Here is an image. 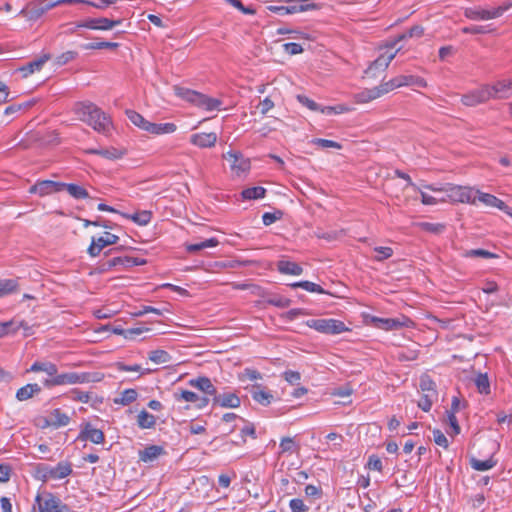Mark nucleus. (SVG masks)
Here are the masks:
<instances>
[{
  "mask_svg": "<svg viewBox=\"0 0 512 512\" xmlns=\"http://www.w3.org/2000/svg\"><path fill=\"white\" fill-rule=\"evenodd\" d=\"M277 269L280 273L288 275L298 276L303 273V268L299 264L288 260L278 261Z\"/></svg>",
  "mask_w": 512,
  "mask_h": 512,
  "instance_id": "obj_25",
  "label": "nucleus"
},
{
  "mask_svg": "<svg viewBox=\"0 0 512 512\" xmlns=\"http://www.w3.org/2000/svg\"><path fill=\"white\" fill-rule=\"evenodd\" d=\"M417 226L422 230L432 234H440L445 229V225L441 223L420 222L417 224Z\"/></svg>",
  "mask_w": 512,
  "mask_h": 512,
  "instance_id": "obj_47",
  "label": "nucleus"
},
{
  "mask_svg": "<svg viewBox=\"0 0 512 512\" xmlns=\"http://www.w3.org/2000/svg\"><path fill=\"white\" fill-rule=\"evenodd\" d=\"M433 438H434V442L443 447V448H448L449 446V443H448V440L446 438V436L438 429H435L433 431Z\"/></svg>",
  "mask_w": 512,
  "mask_h": 512,
  "instance_id": "obj_63",
  "label": "nucleus"
},
{
  "mask_svg": "<svg viewBox=\"0 0 512 512\" xmlns=\"http://www.w3.org/2000/svg\"><path fill=\"white\" fill-rule=\"evenodd\" d=\"M218 244H219V241L216 238H210V239L201 241L199 243L189 244L186 246V249L190 253H195V252H198L205 248L215 247Z\"/></svg>",
  "mask_w": 512,
  "mask_h": 512,
  "instance_id": "obj_41",
  "label": "nucleus"
},
{
  "mask_svg": "<svg viewBox=\"0 0 512 512\" xmlns=\"http://www.w3.org/2000/svg\"><path fill=\"white\" fill-rule=\"evenodd\" d=\"M78 53L76 51H66L59 55L55 62L58 66L65 65L70 61L74 60L77 57Z\"/></svg>",
  "mask_w": 512,
  "mask_h": 512,
  "instance_id": "obj_54",
  "label": "nucleus"
},
{
  "mask_svg": "<svg viewBox=\"0 0 512 512\" xmlns=\"http://www.w3.org/2000/svg\"><path fill=\"white\" fill-rule=\"evenodd\" d=\"M46 11L44 10L41 1L32 2L23 8L19 15L26 17L28 20H37L40 18Z\"/></svg>",
  "mask_w": 512,
  "mask_h": 512,
  "instance_id": "obj_22",
  "label": "nucleus"
},
{
  "mask_svg": "<svg viewBox=\"0 0 512 512\" xmlns=\"http://www.w3.org/2000/svg\"><path fill=\"white\" fill-rule=\"evenodd\" d=\"M50 420L52 421V427L59 428L68 425L70 418L57 408L50 413Z\"/></svg>",
  "mask_w": 512,
  "mask_h": 512,
  "instance_id": "obj_36",
  "label": "nucleus"
},
{
  "mask_svg": "<svg viewBox=\"0 0 512 512\" xmlns=\"http://www.w3.org/2000/svg\"><path fill=\"white\" fill-rule=\"evenodd\" d=\"M437 398V396L434 395H424L421 397V399L418 402L419 408H421L423 411L428 412L431 409L433 401Z\"/></svg>",
  "mask_w": 512,
  "mask_h": 512,
  "instance_id": "obj_59",
  "label": "nucleus"
},
{
  "mask_svg": "<svg viewBox=\"0 0 512 512\" xmlns=\"http://www.w3.org/2000/svg\"><path fill=\"white\" fill-rule=\"evenodd\" d=\"M291 286L293 288L301 287L309 292H316V293H320V294L325 293L324 289L320 285L310 282V281L296 282V283H293Z\"/></svg>",
  "mask_w": 512,
  "mask_h": 512,
  "instance_id": "obj_48",
  "label": "nucleus"
},
{
  "mask_svg": "<svg viewBox=\"0 0 512 512\" xmlns=\"http://www.w3.org/2000/svg\"><path fill=\"white\" fill-rule=\"evenodd\" d=\"M372 321L375 323V326L379 329H383L386 331L397 330L404 326H408L406 322H409L408 319L406 321H400L399 319L394 318H378L374 317Z\"/></svg>",
  "mask_w": 512,
  "mask_h": 512,
  "instance_id": "obj_19",
  "label": "nucleus"
},
{
  "mask_svg": "<svg viewBox=\"0 0 512 512\" xmlns=\"http://www.w3.org/2000/svg\"><path fill=\"white\" fill-rule=\"evenodd\" d=\"M73 112L79 120L85 122L97 132L106 133L111 126L110 118L101 108L92 102L84 101L75 103Z\"/></svg>",
  "mask_w": 512,
  "mask_h": 512,
  "instance_id": "obj_1",
  "label": "nucleus"
},
{
  "mask_svg": "<svg viewBox=\"0 0 512 512\" xmlns=\"http://www.w3.org/2000/svg\"><path fill=\"white\" fill-rule=\"evenodd\" d=\"M490 99V94L485 86H482L481 88L474 90L468 94H465L461 98V102L465 106H476L480 103H484Z\"/></svg>",
  "mask_w": 512,
  "mask_h": 512,
  "instance_id": "obj_11",
  "label": "nucleus"
},
{
  "mask_svg": "<svg viewBox=\"0 0 512 512\" xmlns=\"http://www.w3.org/2000/svg\"><path fill=\"white\" fill-rule=\"evenodd\" d=\"M289 507L292 512H307L308 507L305 505L304 501L300 498L291 499L289 502Z\"/></svg>",
  "mask_w": 512,
  "mask_h": 512,
  "instance_id": "obj_58",
  "label": "nucleus"
},
{
  "mask_svg": "<svg viewBox=\"0 0 512 512\" xmlns=\"http://www.w3.org/2000/svg\"><path fill=\"white\" fill-rule=\"evenodd\" d=\"M79 438L89 440L94 444H101L105 440L104 433L100 429L94 428L90 423H86L82 428Z\"/></svg>",
  "mask_w": 512,
  "mask_h": 512,
  "instance_id": "obj_16",
  "label": "nucleus"
},
{
  "mask_svg": "<svg viewBox=\"0 0 512 512\" xmlns=\"http://www.w3.org/2000/svg\"><path fill=\"white\" fill-rule=\"evenodd\" d=\"M18 283L14 279H0V298L15 292Z\"/></svg>",
  "mask_w": 512,
  "mask_h": 512,
  "instance_id": "obj_43",
  "label": "nucleus"
},
{
  "mask_svg": "<svg viewBox=\"0 0 512 512\" xmlns=\"http://www.w3.org/2000/svg\"><path fill=\"white\" fill-rule=\"evenodd\" d=\"M374 251L377 253L375 256L376 261H383L390 258L393 255V250L390 247H375Z\"/></svg>",
  "mask_w": 512,
  "mask_h": 512,
  "instance_id": "obj_55",
  "label": "nucleus"
},
{
  "mask_svg": "<svg viewBox=\"0 0 512 512\" xmlns=\"http://www.w3.org/2000/svg\"><path fill=\"white\" fill-rule=\"evenodd\" d=\"M498 11H494L493 8L487 9L482 6H472V7H466L464 8V16L467 19L473 20V21H487L491 19H496Z\"/></svg>",
  "mask_w": 512,
  "mask_h": 512,
  "instance_id": "obj_8",
  "label": "nucleus"
},
{
  "mask_svg": "<svg viewBox=\"0 0 512 512\" xmlns=\"http://www.w3.org/2000/svg\"><path fill=\"white\" fill-rule=\"evenodd\" d=\"M147 132L154 135L171 134L177 130L174 123H149Z\"/></svg>",
  "mask_w": 512,
  "mask_h": 512,
  "instance_id": "obj_27",
  "label": "nucleus"
},
{
  "mask_svg": "<svg viewBox=\"0 0 512 512\" xmlns=\"http://www.w3.org/2000/svg\"><path fill=\"white\" fill-rule=\"evenodd\" d=\"M121 215L127 219L132 220L133 222H135L141 226L147 225L151 221V218H152V213L148 210L136 212L132 215L126 214V213H121Z\"/></svg>",
  "mask_w": 512,
  "mask_h": 512,
  "instance_id": "obj_32",
  "label": "nucleus"
},
{
  "mask_svg": "<svg viewBox=\"0 0 512 512\" xmlns=\"http://www.w3.org/2000/svg\"><path fill=\"white\" fill-rule=\"evenodd\" d=\"M100 381V378L97 374L91 373H76V372H68L62 374H56L52 379H46L44 381V385L46 387L52 386H60V385H73V384H82L89 382H97Z\"/></svg>",
  "mask_w": 512,
  "mask_h": 512,
  "instance_id": "obj_3",
  "label": "nucleus"
},
{
  "mask_svg": "<svg viewBox=\"0 0 512 512\" xmlns=\"http://www.w3.org/2000/svg\"><path fill=\"white\" fill-rule=\"evenodd\" d=\"M126 115L135 126L147 132L150 121L134 110H127Z\"/></svg>",
  "mask_w": 512,
  "mask_h": 512,
  "instance_id": "obj_38",
  "label": "nucleus"
},
{
  "mask_svg": "<svg viewBox=\"0 0 512 512\" xmlns=\"http://www.w3.org/2000/svg\"><path fill=\"white\" fill-rule=\"evenodd\" d=\"M497 461L490 457L487 460H479L475 457L470 459V465L474 470L487 471L492 469L496 465Z\"/></svg>",
  "mask_w": 512,
  "mask_h": 512,
  "instance_id": "obj_37",
  "label": "nucleus"
},
{
  "mask_svg": "<svg viewBox=\"0 0 512 512\" xmlns=\"http://www.w3.org/2000/svg\"><path fill=\"white\" fill-rule=\"evenodd\" d=\"M399 87L400 85L397 77L392 78L387 82H382L379 86H377L381 96Z\"/></svg>",
  "mask_w": 512,
  "mask_h": 512,
  "instance_id": "obj_49",
  "label": "nucleus"
},
{
  "mask_svg": "<svg viewBox=\"0 0 512 512\" xmlns=\"http://www.w3.org/2000/svg\"><path fill=\"white\" fill-rule=\"evenodd\" d=\"M41 392V386L37 383L27 384L16 392V398L19 401H26Z\"/></svg>",
  "mask_w": 512,
  "mask_h": 512,
  "instance_id": "obj_26",
  "label": "nucleus"
},
{
  "mask_svg": "<svg viewBox=\"0 0 512 512\" xmlns=\"http://www.w3.org/2000/svg\"><path fill=\"white\" fill-rule=\"evenodd\" d=\"M72 473V465L69 462L62 461L56 467L48 469V475L51 479H63Z\"/></svg>",
  "mask_w": 512,
  "mask_h": 512,
  "instance_id": "obj_24",
  "label": "nucleus"
},
{
  "mask_svg": "<svg viewBox=\"0 0 512 512\" xmlns=\"http://www.w3.org/2000/svg\"><path fill=\"white\" fill-rule=\"evenodd\" d=\"M88 153L100 155L109 160H117L123 157L125 154L124 150L117 149L115 147L104 148V149H90Z\"/></svg>",
  "mask_w": 512,
  "mask_h": 512,
  "instance_id": "obj_28",
  "label": "nucleus"
},
{
  "mask_svg": "<svg viewBox=\"0 0 512 512\" xmlns=\"http://www.w3.org/2000/svg\"><path fill=\"white\" fill-rule=\"evenodd\" d=\"M424 34V28L422 26L416 25L410 28L406 33L400 35L398 40H403L406 38H419Z\"/></svg>",
  "mask_w": 512,
  "mask_h": 512,
  "instance_id": "obj_53",
  "label": "nucleus"
},
{
  "mask_svg": "<svg viewBox=\"0 0 512 512\" xmlns=\"http://www.w3.org/2000/svg\"><path fill=\"white\" fill-rule=\"evenodd\" d=\"M306 324L320 333L330 335H337L349 330L344 322L337 319H310Z\"/></svg>",
  "mask_w": 512,
  "mask_h": 512,
  "instance_id": "obj_5",
  "label": "nucleus"
},
{
  "mask_svg": "<svg viewBox=\"0 0 512 512\" xmlns=\"http://www.w3.org/2000/svg\"><path fill=\"white\" fill-rule=\"evenodd\" d=\"M397 78H398L400 87L412 86V85H415L418 87H426L427 86L426 81L423 78L418 77V76L399 75V76H397Z\"/></svg>",
  "mask_w": 512,
  "mask_h": 512,
  "instance_id": "obj_34",
  "label": "nucleus"
},
{
  "mask_svg": "<svg viewBox=\"0 0 512 512\" xmlns=\"http://www.w3.org/2000/svg\"><path fill=\"white\" fill-rule=\"evenodd\" d=\"M367 467L370 470H376L381 472L383 469L382 461L377 455H371L368 459Z\"/></svg>",
  "mask_w": 512,
  "mask_h": 512,
  "instance_id": "obj_64",
  "label": "nucleus"
},
{
  "mask_svg": "<svg viewBox=\"0 0 512 512\" xmlns=\"http://www.w3.org/2000/svg\"><path fill=\"white\" fill-rule=\"evenodd\" d=\"M63 191V182H55L52 180H42L36 182L30 187L29 192L39 194L40 196Z\"/></svg>",
  "mask_w": 512,
  "mask_h": 512,
  "instance_id": "obj_10",
  "label": "nucleus"
},
{
  "mask_svg": "<svg viewBox=\"0 0 512 512\" xmlns=\"http://www.w3.org/2000/svg\"><path fill=\"white\" fill-rule=\"evenodd\" d=\"M173 89H174L175 94L178 97H180L198 107L205 108L208 111L218 109L219 106L221 105L220 100L215 99V98H209L206 95L199 93L197 91L190 90L188 88L180 87V86H174Z\"/></svg>",
  "mask_w": 512,
  "mask_h": 512,
  "instance_id": "obj_2",
  "label": "nucleus"
},
{
  "mask_svg": "<svg viewBox=\"0 0 512 512\" xmlns=\"http://www.w3.org/2000/svg\"><path fill=\"white\" fill-rule=\"evenodd\" d=\"M119 237L115 234L105 232L104 236H101L99 238H92V242L90 246L88 247V254L91 257H97L102 249L109 245H114L118 242Z\"/></svg>",
  "mask_w": 512,
  "mask_h": 512,
  "instance_id": "obj_7",
  "label": "nucleus"
},
{
  "mask_svg": "<svg viewBox=\"0 0 512 512\" xmlns=\"http://www.w3.org/2000/svg\"><path fill=\"white\" fill-rule=\"evenodd\" d=\"M165 450L162 446L150 445L139 451V459L145 463L152 462L159 456L164 455Z\"/></svg>",
  "mask_w": 512,
  "mask_h": 512,
  "instance_id": "obj_23",
  "label": "nucleus"
},
{
  "mask_svg": "<svg viewBox=\"0 0 512 512\" xmlns=\"http://www.w3.org/2000/svg\"><path fill=\"white\" fill-rule=\"evenodd\" d=\"M50 59V54H43L39 58L34 59L33 61H30L27 64L20 67L19 71L22 73V76L24 78H27L33 73L40 71L43 68L44 64Z\"/></svg>",
  "mask_w": 512,
  "mask_h": 512,
  "instance_id": "obj_14",
  "label": "nucleus"
},
{
  "mask_svg": "<svg viewBox=\"0 0 512 512\" xmlns=\"http://www.w3.org/2000/svg\"><path fill=\"white\" fill-rule=\"evenodd\" d=\"M449 201L453 203H476L475 191L471 187L448 184L441 188Z\"/></svg>",
  "mask_w": 512,
  "mask_h": 512,
  "instance_id": "obj_4",
  "label": "nucleus"
},
{
  "mask_svg": "<svg viewBox=\"0 0 512 512\" xmlns=\"http://www.w3.org/2000/svg\"><path fill=\"white\" fill-rule=\"evenodd\" d=\"M138 393L134 389H126L121 393L119 403L128 405L137 399Z\"/></svg>",
  "mask_w": 512,
  "mask_h": 512,
  "instance_id": "obj_50",
  "label": "nucleus"
},
{
  "mask_svg": "<svg viewBox=\"0 0 512 512\" xmlns=\"http://www.w3.org/2000/svg\"><path fill=\"white\" fill-rule=\"evenodd\" d=\"M174 398L179 402L185 401L194 403L198 409L206 407L209 403V399L207 397L199 396L198 394L188 390H181L179 393H174Z\"/></svg>",
  "mask_w": 512,
  "mask_h": 512,
  "instance_id": "obj_13",
  "label": "nucleus"
},
{
  "mask_svg": "<svg viewBox=\"0 0 512 512\" xmlns=\"http://www.w3.org/2000/svg\"><path fill=\"white\" fill-rule=\"evenodd\" d=\"M397 51L395 52H386L381 54L376 60H374L368 69L365 71L366 74L373 73L374 70L380 69L385 71L391 61L395 58Z\"/></svg>",
  "mask_w": 512,
  "mask_h": 512,
  "instance_id": "obj_20",
  "label": "nucleus"
},
{
  "mask_svg": "<svg viewBox=\"0 0 512 512\" xmlns=\"http://www.w3.org/2000/svg\"><path fill=\"white\" fill-rule=\"evenodd\" d=\"M149 360L156 364H163L170 361L171 356L165 350H153L148 355Z\"/></svg>",
  "mask_w": 512,
  "mask_h": 512,
  "instance_id": "obj_45",
  "label": "nucleus"
},
{
  "mask_svg": "<svg viewBox=\"0 0 512 512\" xmlns=\"http://www.w3.org/2000/svg\"><path fill=\"white\" fill-rule=\"evenodd\" d=\"M156 423L154 415L146 410H142L137 416V424L142 429L152 428Z\"/></svg>",
  "mask_w": 512,
  "mask_h": 512,
  "instance_id": "obj_39",
  "label": "nucleus"
},
{
  "mask_svg": "<svg viewBox=\"0 0 512 512\" xmlns=\"http://www.w3.org/2000/svg\"><path fill=\"white\" fill-rule=\"evenodd\" d=\"M20 326H22V322L15 326V322L13 320L0 323V338L6 336L11 331H17Z\"/></svg>",
  "mask_w": 512,
  "mask_h": 512,
  "instance_id": "obj_51",
  "label": "nucleus"
},
{
  "mask_svg": "<svg viewBox=\"0 0 512 512\" xmlns=\"http://www.w3.org/2000/svg\"><path fill=\"white\" fill-rule=\"evenodd\" d=\"M122 23L121 19L110 20L108 18H93L84 21L80 27L89 28L92 30H111L117 25Z\"/></svg>",
  "mask_w": 512,
  "mask_h": 512,
  "instance_id": "obj_12",
  "label": "nucleus"
},
{
  "mask_svg": "<svg viewBox=\"0 0 512 512\" xmlns=\"http://www.w3.org/2000/svg\"><path fill=\"white\" fill-rule=\"evenodd\" d=\"M491 98H507L508 91L512 90V80L498 81L493 86H485Z\"/></svg>",
  "mask_w": 512,
  "mask_h": 512,
  "instance_id": "obj_17",
  "label": "nucleus"
},
{
  "mask_svg": "<svg viewBox=\"0 0 512 512\" xmlns=\"http://www.w3.org/2000/svg\"><path fill=\"white\" fill-rule=\"evenodd\" d=\"M29 371L31 372H40L43 371L47 373L49 376L55 377L57 374V366L54 363L51 362H34Z\"/></svg>",
  "mask_w": 512,
  "mask_h": 512,
  "instance_id": "obj_33",
  "label": "nucleus"
},
{
  "mask_svg": "<svg viewBox=\"0 0 512 512\" xmlns=\"http://www.w3.org/2000/svg\"><path fill=\"white\" fill-rule=\"evenodd\" d=\"M418 357V352L416 350L406 349L399 351L397 354V358L400 361H413Z\"/></svg>",
  "mask_w": 512,
  "mask_h": 512,
  "instance_id": "obj_60",
  "label": "nucleus"
},
{
  "mask_svg": "<svg viewBox=\"0 0 512 512\" xmlns=\"http://www.w3.org/2000/svg\"><path fill=\"white\" fill-rule=\"evenodd\" d=\"M283 216V212L278 210L274 213L266 212L262 216V221L265 226H269L273 224L275 221L281 219Z\"/></svg>",
  "mask_w": 512,
  "mask_h": 512,
  "instance_id": "obj_56",
  "label": "nucleus"
},
{
  "mask_svg": "<svg viewBox=\"0 0 512 512\" xmlns=\"http://www.w3.org/2000/svg\"><path fill=\"white\" fill-rule=\"evenodd\" d=\"M119 46L116 42H91L83 45V49L85 50H95V49H116Z\"/></svg>",
  "mask_w": 512,
  "mask_h": 512,
  "instance_id": "obj_46",
  "label": "nucleus"
},
{
  "mask_svg": "<svg viewBox=\"0 0 512 512\" xmlns=\"http://www.w3.org/2000/svg\"><path fill=\"white\" fill-rule=\"evenodd\" d=\"M35 501L38 504L39 512H71L68 505L51 493L47 494L44 499L37 495Z\"/></svg>",
  "mask_w": 512,
  "mask_h": 512,
  "instance_id": "obj_6",
  "label": "nucleus"
},
{
  "mask_svg": "<svg viewBox=\"0 0 512 512\" xmlns=\"http://www.w3.org/2000/svg\"><path fill=\"white\" fill-rule=\"evenodd\" d=\"M313 143L318 145L321 148H335V149H341V144L332 140L322 139V138H316L313 140Z\"/></svg>",
  "mask_w": 512,
  "mask_h": 512,
  "instance_id": "obj_61",
  "label": "nucleus"
},
{
  "mask_svg": "<svg viewBox=\"0 0 512 512\" xmlns=\"http://www.w3.org/2000/svg\"><path fill=\"white\" fill-rule=\"evenodd\" d=\"M241 400L235 393L216 394L213 398V405L223 408H237Z\"/></svg>",
  "mask_w": 512,
  "mask_h": 512,
  "instance_id": "obj_15",
  "label": "nucleus"
},
{
  "mask_svg": "<svg viewBox=\"0 0 512 512\" xmlns=\"http://www.w3.org/2000/svg\"><path fill=\"white\" fill-rule=\"evenodd\" d=\"M419 387L424 395L437 396L436 384L427 374L420 377Z\"/></svg>",
  "mask_w": 512,
  "mask_h": 512,
  "instance_id": "obj_35",
  "label": "nucleus"
},
{
  "mask_svg": "<svg viewBox=\"0 0 512 512\" xmlns=\"http://www.w3.org/2000/svg\"><path fill=\"white\" fill-rule=\"evenodd\" d=\"M224 158L230 163L231 170L237 175L250 169V160L239 152L229 151L224 154Z\"/></svg>",
  "mask_w": 512,
  "mask_h": 512,
  "instance_id": "obj_9",
  "label": "nucleus"
},
{
  "mask_svg": "<svg viewBox=\"0 0 512 512\" xmlns=\"http://www.w3.org/2000/svg\"><path fill=\"white\" fill-rule=\"evenodd\" d=\"M122 263H123V257H114L106 262H103L100 266H99V270L100 272H107L109 270H111L113 267H116V266H122Z\"/></svg>",
  "mask_w": 512,
  "mask_h": 512,
  "instance_id": "obj_52",
  "label": "nucleus"
},
{
  "mask_svg": "<svg viewBox=\"0 0 512 512\" xmlns=\"http://www.w3.org/2000/svg\"><path fill=\"white\" fill-rule=\"evenodd\" d=\"M475 195L476 199L487 207H496L498 209L502 208L501 206L503 205V201L492 194L483 193L477 190L475 191Z\"/></svg>",
  "mask_w": 512,
  "mask_h": 512,
  "instance_id": "obj_30",
  "label": "nucleus"
},
{
  "mask_svg": "<svg viewBox=\"0 0 512 512\" xmlns=\"http://www.w3.org/2000/svg\"><path fill=\"white\" fill-rule=\"evenodd\" d=\"M189 384L204 392L205 394L213 396V398L217 394L216 387L212 384L208 377H198L196 379H191Z\"/></svg>",
  "mask_w": 512,
  "mask_h": 512,
  "instance_id": "obj_21",
  "label": "nucleus"
},
{
  "mask_svg": "<svg viewBox=\"0 0 512 512\" xmlns=\"http://www.w3.org/2000/svg\"><path fill=\"white\" fill-rule=\"evenodd\" d=\"M474 383L479 393L486 395L490 393V382L486 373H479L474 379Z\"/></svg>",
  "mask_w": 512,
  "mask_h": 512,
  "instance_id": "obj_42",
  "label": "nucleus"
},
{
  "mask_svg": "<svg viewBox=\"0 0 512 512\" xmlns=\"http://www.w3.org/2000/svg\"><path fill=\"white\" fill-rule=\"evenodd\" d=\"M266 190L261 186L244 189L241 193L242 197L247 200L260 199L265 196Z\"/></svg>",
  "mask_w": 512,
  "mask_h": 512,
  "instance_id": "obj_44",
  "label": "nucleus"
},
{
  "mask_svg": "<svg viewBox=\"0 0 512 512\" xmlns=\"http://www.w3.org/2000/svg\"><path fill=\"white\" fill-rule=\"evenodd\" d=\"M252 398L261 405L267 406L273 400V395L265 390H262L259 385L253 386L251 390Z\"/></svg>",
  "mask_w": 512,
  "mask_h": 512,
  "instance_id": "obj_29",
  "label": "nucleus"
},
{
  "mask_svg": "<svg viewBox=\"0 0 512 512\" xmlns=\"http://www.w3.org/2000/svg\"><path fill=\"white\" fill-rule=\"evenodd\" d=\"M379 97H381V95L379 93L377 86L371 89H365L356 94V100L361 103H367Z\"/></svg>",
  "mask_w": 512,
  "mask_h": 512,
  "instance_id": "obj_40",
  "label": "nucleus"
},
{
  "mask_svg": "<svg viewBox=\"0 0 512 512\" xmlns=\"http://www.w3.org/2000/svg\"><path fill=\"white\" fill-rule=\"evenodd\" d=\"M190 142L200 148L213 147L217 142L216 133H196L190 138Z\"/></svg>",
  "mask_w": 512,
  "mask_h": 512,
  "instance_id": "obj_18",
  "label": "nucleus"
},
{
  "mask_svg": "<svg viewBox=\"0 0 512 512\" xmlns=\"http://www.w3.org/2000/svg\"><path fill=\"white\" fill-rule=\"evenodd\" d=\"M268 303L273 306L279 307V308H286V307L290 306L291 300L286 297L275 296V297L270 298L268 300Z\"/></svg>",
  "mask_w": 512,
  "mask_h": 512,
  "instance_id": "obj_62",
  "label": "nucleus"
},
{
  "mask_svg": "<svg viewBox=\"0 0 512 512\" xmlns=\"http://www.w3.org/2000/svg\"><path fill=\"white\" fill-rule=\"evenodd\" d=\"M63 190H66L75 199H86L89 197L88 191L77 184L63 183Z\"/></svg>",
  "mask_w": 512,
  "mask_h": 512,
  "instance_id": "obj_31",
  "label": "nucleus"
},
{
  "mask_svg": "<svg viewBox=\"0 0 512 512\" xmlns=\"http://www.w3.org/2000/svg\"><path fill=\"white\" fill-rule=\"evenodd\" d=\"M467 257L496 258L497 255L484 249H472L466 252Z\"/></svg>",
  "mask_w": 512,
  "mask_h": 512,
  "instance_id": "obj_57",
  "label": "nucleus"
}]
</instances>
